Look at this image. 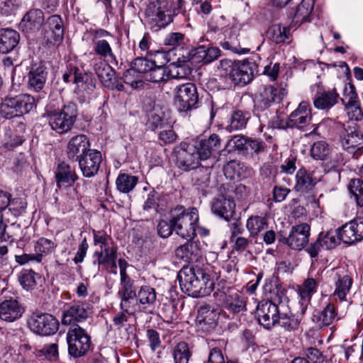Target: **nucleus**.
Instances as JSON below:
<instances>
[{"instance_id": "f257e3e1", "label": "nucleus", "mask_w": 363, "mask_h": 363, "mask_svg": "<svg viewBox=\"0 0 363 363\" xmlns=\"http://www.w3.org/2000/svg\"><path fill=\"white\" fill-rule=\"evenodd\" d=\"M177 279L182 291L192 297L208 296L214 288L213 281L200 267L184 266L179 272Z\"/></svg>"}, {"instance_id": "f03ea898", "label": "nucleus", "mask_w": 363, "mask_h": 363, "mask_svg": "<svg viewBox=\"0 0 363 363\" xmlns=\"http://www.w3.org/2000/svg\"><path fill=\"white\" fill-rule=\"evenodd\" d=\"M259 60L257 56L238 62L223 59L220 61L218 69L220 76L228 78L235 85L243 86L250 82L255 74L260 72L257 64Z\"/></svg>"}, {"instance_id": "7ed1b4c3", "label": "nucleus", "mask_w": 363, "mask_h": 363, "mask_svg": "<svg viewBox=\"0 0 363 363\" xmlns=\"http://www.w3.org/2000/svg\"><path fill=\"white\" fill-rule=\"evenodd\" d=\"M172 222L179 236L191 240L196 235L199 222L198 211L195 208L186 210L184 206H177L172 211Z\"/></svg>"}, {"instance_id": "20e7f679", "label": "nucleus", "mask_w": 363, "mask_h": 363, "mask_svg": "<svg viewBox=\"0 0 363 363\" xmlns=\"http://www.w3.org/2000/svg\"><path fill=\"white\" fill-rule=\"evenodd\" d=\"M35 104V99L30 94L14 95L13 89L2 99L0 104V114L9 119L19 117L29 113Z\"/></svg>"}, {"instance_id": "39448f33", "label": "nucleus", "mask_w": 363, "mask_h": 363, "mask_svg": "<svg viewBox=\"0 0 363 363\" xmlns=\"http://www.w3.org/2000/svg\"><path fill=\"white\" fill-rule=\"evenodd\" d=\"M176 14V9H171V4L167 0L152 1L145 10L147 22L151 30L155 32L169 25Z\"/></svg>"}, {"instance_id": "423d86ee", "label": "nucleus", "mask_w": 363, "mask_h": 363, "mask_svg": "<svg viewBox=\"0 0 363 363\" xmlns=\"http://www.w3.org/2000/svg\"><path fill=\"white\" fill-rule=\"evenodd\" d=\"M47 116L52 130L59 134H65L72 129L77 121V106L73 102H69L60 111H48Z\"/></svg>"}, {"instance_id": "0eeeda50", "label": "nucleus", "mask_w": 363, "mask_h": 363, "mask_svg": "<svg viewBox=\"0 0 363 363\" xmlns=\"http://www.w3.org/2000/svg\"><path fill=\"white\" fill-rule=\"evenodd\" d=\"M174 105L180 113H187L199 107V97L193 83L177 85L174 89Z\"/></svg>"}, {"instance_id": "6e6552de", "label": "nucleus", "mask_w": 363, "mask_h": 363, "mask_svg": "<svg viewBox=\"0 0 363 363\" xmlns=\"http://www.w3.org/2000/svg\"><path fill=\"white\" fill-rule=\"evenodd\" d=\"M67 342L69 354L77 358L84 356L88 352L91 339L82 328L74 325L67 333Z\"/></svg>"}, {"instance_id": "1a4fd4ad", "label": "nucleus", "mask_w": 363, "mask_h": 363, "mask_svg": "<svg viewBox=\"0 0 363 363\" xmlns=\"http://www.w3.org/2000/svg\"><path fill=\"white\" fill-rule=\"evenodd\" d=\"M228 145L232 146L238 154L246 159L253 158L255 155H259L266 148L264 142L241 135L232 137L228 142Z\"/></svg>"}, {"instance_id": "9d476101", "label": "nucleus", "mask_w": 363, "mask_h": 363, "mask_svg": "<svg viewBox=\"0 0 363 363\" xmlns=\"http://www.w3.org/2000/svg\"><path fill=\"white\" fill-rule=\"evenodd\" d=\"M201 155L196 146L187 143H181L177 150V164L184 171H190L199 167Z\"/></svg>"}, {"instance_id": "9b49d317", "label": "nucleus", "mask_w": 363, "mask_h": 363, "mask_svg": "<svg viewBox=\"0 0 363 363\" xmlns=\"http://www.w3.org/2000/svg\"><path fill=\"white\" fill-rule=\"evenodd\" d=\"M28 326L35 333L40 335H51L59 328L58 320L48 313L33 314L29 320Z\"/></svg>"}, {"instance_id": "f8f14e48", "label": "nucleus", "mask_w": 363, "mask_h": 363, "mask_svg": "<svg viewBox=\"0 0 363 363\" xmlns=\"http://www.w3.org/2000/svg\"><path fill=\"white\" fill-rule=\"evenodd\" d=\"M217 301L225 309L233 313H238L245 310V301L243 296L233 289L219 291L214 293Z\"/></svg>"}, {"instance_id": "ddd939ff", "label": "nucleus", "mask_w": 363, "mask_h": 363, "mask_svg": "<svg viewBox=\"0 0 363 363\" xmlns=\"http://www.w3.org/2000/svg\"><path fill=\"white\" fill-rule=\"evenodd\" d=\"M310 226L306 223L292 226L288 237L279 238V241L286 244L291 249L301 250L308 243Z\"/></svg>"}, {"instance_id": "4468645a", "label": "nucleus", "mask_w": 363, "mask_h": 363, "mask_svg": "<svg viewBox=\"0 0 363 363\" xmlns=\"http://www.w3.org/2000/svg\"><path fill=\"white\" fill-rule=\"evenodd\" d=\"M57 245L52 240L40 238H39L34 245L35 254H23L21 255H16L15 259L16 262L21 265L25 264L30 261H35L38 263L40 262L43 256L52 253Z\"/></svg>"}, {"instance_id": "2eb2a0df", "label": "nucleus", "mask_w": 363, "mask_h": 363, "mask_svg": "<svg viewBox=\"0 0 363 363\" xmlns=\"http://www.w3.org/2000/svg\"><path fill=\"white\" fill-rule=\"evenodd\" d=\"M91 312V307L88 303L73 301L67 304L63 312L62 323L71 325L83 321L89 317Z\"/></svg>"}, {"instance_id": "dca6fc26", "label": "nucleus", "mask_w": 363, "mask_h": 363, "mask_svg": "<svg viewBox=\"0 0 363 363\" xmlns=\"http://www.w3.org/2000/svg\"><path fill=\"white\" fill-rule=\"evenodd\" d=\"M45 22L44 39L47 43L56 45L60 43L64 38L65 27L60 15L53 14L48 17Z\"/></svg>"}, {"instance_id": "f3484780", "label": "nucleus", "mask_w": 363, "mask_h": 363, "mask_svg": "<svg viewBox=\"0 0 363 363\" xmlns=\"http://www.w3.org/2000/svg\"><path fill=\"white\" fill-rule=\"evenodd\" d=\"M337 235L345 243L353 244L363 240V217H357L337 230Z\"/></svg>"}, {"instance_id": "a211bd4d", "label": "nucleus", "mask_w": 363, "mask_h": 363, "mask_svg": "<svg viewBox=\"0 0 363 363\" xmlns=\"http://www.w3.org/2000/svg\"><path fill=\"white\" fill-rule=\"evenodd\" d=\"M281 304L277 305L271 301L259 303L257 308L259 323L264 328L270 329L277 323Z\"/></svg>"}, {"instance_id": "6ab92c4d", "label": "nucleus", "mask_w": 363, "mask_h": 363, "mask_svg": "<svg viewBox=\"0 0 363 363\" xmlns=\"http://www.w3.org/2000/svg\"><path fill=\"white\" fill-rule=\"evenodd\" d=\"M333 280L334 296H337L340 301L345 302L346 305L349 306L350 303L347 299V295L351 289L353 283L352 279L343 269H337L333 273Z\"/></svg>"}, {"instance_id": "aec40b11", "label": "nucleus", "mask_w": 363, "mask_h": 363, "mask_svg": "<svg viewBox=\"0 0 363 363\" xmlns=\"http://www.w3.org/2000/svg\"><path fill=\"white\" fill-rule=\"evenodd\" d=\"M78 162L83 176L90 178L99 172L101 162V154L96 150H90Z\"/></svg>"}, {"instance_id": "412c9836", "label": "nucleus", "mask_w": 363, "mask_h": 363, "mask_svg": "<svg viewBox=\"0 0 363 363\" xmlns=\"http://www.w3.org/2000/svg\"><path fill=\"white\" fill-rule=\"evenodd\" d=\"M44 21L43 11L40 9H32L23 16L19 23V28L24 33H33L40 29Z\"/></svg>"}, {"instance_id": "4be33fe9", "label": "nucleus", "mask_w": 363, "mask_h": 363, "mask_svg": "<svg viewBox=\"0 0 363 363\" xmlns=\"http://www.w3.org/2000/svg\"><path fill=\"white\" fill-rule=\"evenodd\" d=\"M311 118L309 104L302 101L289 116L286 125L287 128H303L310 123Z\"/></svg>"}, {"instance_id": "5701e85b", "label": "nucleus", "mask_w": 363, "mask_h": 363, "mask_svg": "<svg viewBox=\"0 0 363 363\" xmlns=\"http://www.w3.org/2000/svg\"><path fill=\"white\" fill-rule=\"evenodd\" d=\"M89 142L84 135L72 137L67 145V155L72 161H78L90 150Z\"/></svg>"}, {"instance_id": "b1692460", "label": "nucleus", "mask_w": 363, "mask_h": 363, "mask_svg": "<svg viewBox=\"0 0 363 363\" xmlns=\"http://www.w3.org/2000/svg\"><path fill=\"white\" fill-rule=\"evenodd\" d=\"M345 133L341 136V143L344 149L354 152L363 147V135L354 126L348 125L344 128Z\"/></svg>"}, {"instance_id": "393cba45", "label": "nucleus", "mask_w": 363, "mask_h": 363, "mask_svg": "<svg viewBox=\"0 0 363 363\" xmlns=\"http://www.w3.org/2000/svg\"><path fill=\"white\" fill-rule=\"evenodd\" d=\"M23 313V308L16 299L11 298L0 303V318L4 321L13 322Z\"/></svg>"}, {"instance_id": "a878e982", "label": "nucleus", "mask_w": 363, "mask_h": 363, "mask_svg": "<svg viewBox=\"0 0 363 363\" xmlns=\"http://www.w3.org/2000/svg\"><path fill=\"white\" fill-rule=\"evenodd\" d=\"M280 100V91L278 88L272 85L264 86L257 96V105L261 109H266Z\"/></svg>"}, {"instance_id": "bb28decb", "label": "nucleus", "mask_w": 363, "mask_h": 363, "mask_svg": "<svg viewBox=\"0 0 363 363\" xmlns=\"http://www.w3.org/2000/svg\"><path fill=\"white\" fill-rule=\"evenodd\" d=\"M317 288L318 282L313 278H308L298 286V292L300 297L299 304L301 315H303L306 311L312 296L317 291Z\"/></svg>"}, {"instance_id": "cd10ccee", "label": "nucleus", "mask_w": 363, "mask_h": 363, "mask_svg": "<svg viewBox=\"0 0 363 363\" xmlns=\"http://www.w3.org/2000/svg\"><path fill=\"white\" fill-rule=\"evenodd\" d=\"M26 203L23 199H13L7 207L0 211V219L6 224L13 223L26 209Z\"/></svg>"}, {"instance_id": "c85d7f7f", "label": "nucleus", "mask_w": 363, "mask_h": 363, "mask_svg": "<svg viewBox=\"0 0 363 363\" xmlns=\"http://www.w3.org/2000/svg\"><path fill=\"white\" fill-rule=\"evenodd\" d=\"M48 72L43 65H33L28 74V86L35 91L42 90L47 80Z\"/></svg>"}, {"instance_id": "c756f323", "label": "nucleus", "mask_w": 363, "mask_h": 363, "mask_svg": "<svg viewBox=\"0 0 363 363\" xmlns=\"http://www.w3.org/2000/svg\"><path fill=\"white\" fill-rule=\"evenodd\" d=\"M78 179L75 170L68 164L60 163L55 171V181L58 188L72 186Z\"/></svg>"}, {"instance_id": "7c9ffc66", "label": "nucleus", "mask_w": 363, "mask_h": 363, "mask_svg": "<svg viewBox=\"0 0 363 363\" xmlns=\"http://www.w3.org/2000/svg\"><path fill=\"white\" fill-rule=\"evenodd\" d=\"M175 256L185 262H194L201 257V250L196 242L188 241L176 249Z\"/></svg>"}, {"instance_id": "2f4dec72", "label": "nucleus", "mask_w": 363, "mask_h": 363, "mask_svg": "<svg viewBox=\"0 0 363 363\" xmlns=\"http://www.w3.org/2000/svg\"><path fill=\"white\" fill-rule=\"evenodd\" d=\"M235 207V203L233 200L226 199L221 196L213 200L211 205V210L216 215L225 220H228L233 216Z\"/></svg>"}, {"instance_id": "473e14b6", "label": "nucleus", "mask_w": 363, "mask_h": 363, "mask_svg": "<svg viewBox=\"0 0 363 363\" xmlns=\"http://www.w3.org/2000/svg\"><path fill=\"white\" fill-rule=\"evenodd\" d=\"M201 155V159L206 160L211 155L219 150L220 147V139L216 134L211 135L208 138L201 140L195 145Z\"/></svg>"}, {"instance_id": "72a5a7b5", "label": "nucleus", "mask_w": 363, "mask_h": 363, "mask_svg": "<svg viewBox=\"0 0 363 363\" xmlns=\"http://www.w3.org/2000/svg\"><path fill=\"white\" fill-rule=\"evenodd\" d=\"M19 33L10 28L0 30V53H8L18 44Z\"/></svg>"}, {"instance_id": "f704fd0d", "label": "nucleus", "mask_w": 363, "mask_h": 363, "mask_svg": "<svg viewBox=\"0 0 363 363\" xmlns=\"http://www.w3.org/2000/svg\"><path fill=\"white\" fill-rule=\"evenodd\" d=\"M314 0H302L301 3L289 12V17L293 18L296 23L309 21L310 15L313 10Z\"/></svg>"}, {"instance_id": "c9c22d12", "label": "nucleus", "mask_w": 363, "mask_h": 363, "mask_svg": "<svg viewBox=\"0 0 363 363\" xmlns=\"http://www.w3.org/2000/svg\"><path fill=\"white\" fill-rule=\"evenodd\" d=\"M337 315L336 308L334 304L328 303L323 310L313 314L312 320L319 328H325L331 325Z\"/></svg>"}, {"instance_id": "e433bc0d", "label": "nucleus", "mask_w": 363, "mask_h": 363, "mask_svg": "<svg viewBox=\"0 0 363 363\" xmlns=\"http://www.w3.org/2000/svg\"><path fill=\"white\" fill-rule=\"evenodd\" d=\"M338 97L335 89L319 91L314 98L313 104L318 109L328 110L337 103Z\"/></svg>"}, {"instance_id": "4c0bfd02", "label": "nucleus", "mask_w": 363, "mask_h": 363, "mask_svg": "<svg viewBox=\"0 0 363 363\" xmlns=\"http://www.w3.org/2000/svg\"><path fill=\"white\" fill-rule=\"evenodd\" d=\"M220 55V50L216 47L204 45L196 48L192 53L194 60L197 62L208 64L216 60Z\"/></svg>"}, {"instance_id": "58836bf2", "label": "nucleus", "mask_w": 363, "mask_h": 363, "mask_svg": "<svg viewBox=\"0 0 363 363\" xmlns=\"http://www.w3.org/2000/svg\"><path fill=\"white\" fill-rule=\"evenodd\" d=\"M286 311L287 308L286 306L281 304V308L277 324L288 331L297 330L301 323V319L298 316H295Z\"/></svg>"}, {"instance_id": "ea45409f", "label": "nucleus", "mask_w": 363, "mask_h": 363, "mask_svg": "<svg viewBox=\"0 0 363 363\" xmlns=\"http://www.w3.org/2000/svg\"><path fill=\"white\" fill-rule=\"evenodd\" d=\"M296 183L294 187L296 191L304 192L314 186L318 182V179L313 177L305 169H299L296 174Z\"/></svg>"}, {"instance_id": "a19ab883", "label": "nucleus", "mask_w": 363, "mask_h": 363, "mask_svg": "<svg viewBox=\"0 0 363 363\" xmlns=\"http://www.w3.org/2000/svg\"><path fill=\"white\" fill-rule=\"evenodd\" d=\"M249 118V114L246 112L240 110L233 111L228 121L225 129L229 132L242 130L246 127Z\"/></svg>"}, {"instance_id": "79ce46f5", "label": "nucleus", "mask_w": 363, "mask_h": 363, "mask_svg": "<svg viewBox=\"0 0 363 363\" xmlns=\"http://www.w3.org/2000/svg\"><path fill=\"white\" fill-rule=\"evenodd\" d=\"M94 71L104 86L110 87L113 85L112 80L115 72L108 63L103 60L96 63Z\"/></svg>"}, {"instance_id": "37998d69", "label": "nucleus", "mask_w": 363, "mask_h": 363, "mask_svg": "<svg viewBox=\"0 0 363 363\" xmlns=\"http://www.w3.org/2000/svg\"><path fill=\"white\" fill-rule=\"evenodd\" d=\"M93 257L95 259L93 261V264L98 266H106V263L111 261L113 258L118 257V247L115 245L110 247L103 248L100 251H96L93 254Z\"/></svg>"}, {"instance_id": "c03bdc74", "label": "nucleus", "mask_w": 363, "mask_h": 363, "mask_svg": "<svg viewBox=\"0 0 363 363\" xmlns=\"http://www.w3.org/2000/svg\"><path fill=\"white\" fill-rule=\"evenodd\" d=\"M225 33H228V36L220 43V45L223 49L238 54H245L250 51V49L241 47L235 33L231 34L232 31L230 30H226Z\"/></svg>"}, {"instance_id": "a18cd8bd", "label": "nucleus", "mask_w": 363, "mask_h": 363, "mask_svg": "<svg viewBox=\"0 0 363 363\" xmlns=\"http://www.w3.org/2000/svg\"><path fill=\"white\" fill-rule=\"evenodd\" d=\"M267 35L271 40L277 44L284 43L291 36V27L274 24L269 28Z\"/></svg>"}, {"instance_id": "49530a36", "label": "nucleus", "mask_w": 363, "mask_h": 363, "mask_svg": "<svg viewBox=\"0 0 363 363\" xmlns=\"http://www.w3.org/2000/svg\"><path fill=\"white\" fill-rule=\"evenodd\" d=\"M40 278V276L32 269H24L18 274L20 284L26 291L35 289Z\"/></svg>"}, {"instance_id": "de8ad7c7", "label": "nucleus", "mask_w": 363, "mask_h": 363, "mask_svg": "<svg viewBox=\"0 0 363 363\" xmlns=\"http://www.w3.org/2000/svg\"><path fill=\"white\" fill-rule=\"evenodd\" d=\"M138 298L143 311L154 305L157 298L156 291L150 286H142L138 293Z\"/></svg>"}, {"instance_id": "09e8293b", "label": "nucleus", "mask_w": 363, "mask_h": 363, "mask_svg": "<svg viewBox=\"0 0 363 363\" xmlns=\"http://www.w3.org/2000/svg\"><path fill=\"white\" fill-rule=\"evenodd\" d=\"M138 179L135 176L125 173L120 174L116 181L117 189L122 193H129L138 184Z\"/></svg>"}, {"instance_id": "8fccbe9b", "label": "nucleus", "mask_w": 363, "mask_h": 363, "mask_svg": "<svg viewBox=\"0 0 363 363\" xmlns=\"http://www.w3.org/2000/svg\"><path fill=\"white\" fill-rule=\"evenodd\" d=\"M225 344L224 340H211L208 342L210 352L208 363H225L221 347Z\"/></svg>"}, {"instance_id": "3c124183", "label": "nucleus", "mask_w": 363, "mask_h": 363, "mask_svg": "<svg viewBox=\"0 0 363 363\" xmlns=\"http://www.w3.org/2000/svg\"><path fill=\"white\" fill-rule=\"evenodd\" d=\"M172 357L174 363H188L191 352L186 342H179L172 349Z\"/></svg>"}, {"instance_id": "603ef678", "label": "nucleus", "mask_w": 363, "mask_h": 363, "mask_svg": "<svg viewBox=\"0 0 363 363\" xmlns=\"http://www.w3.org/2000/svg\"><path fill=\"white\" fill-rule=\"evenodd\" d=\"M34 353L38 358L51 362L57 361L59 359L58 345L57 343L45 345L42 349L35 350Z\"/></svg>"}, {"instance_id": "864d4df0", "label": "nucleus", "mask_w": 363, "mask_h": 363, "mask_svg": "<svg viewBox=\"0 0 363 363\" xmlns=\"http://www.w3.org/2000/svg\"><path fill=\"white\" fill-rule=\"evenodd\" d=\"M246 227L251 236H256L267 228V224L264 218L252 216L247 219Z\"/></svg>"}, {"instance_id": "5fc2aeb1", "label": "nucleus", "mask_w": 363, "mask_h": 363, "mask_svg": "<svg viewBox=\"0 0 363 363\" xmlns=\"http://www.w3.org/2000/svg\"><path fill=\"white\" fill-rule=\"evenodd\" d=\"M145 79L152 83H160L167 81V67L155 65L154 64L153 67L147 73Z\"/></svg>"}, {"instance_id": "6e6d98bb", "label": "nucleus", "mask_w": 363, "mask_h": 363, "mask_svg": "<svg viewBox=\"0 0 363 363\" xmlns=\"http://www.w3.org/2000/svg\"><path fill=\"white\" fill-rule=\"evenodd\" d=\"M247 167H245L243 164H241L237 161H230L223 168L225 175L230 179H242L245 177V175H242L240 170Z\"/></svg>"}, {"instance_id": "4d7b16f0", "label": "nucleus", "mask_w": 363, "mask_h": 363, "mask_svg": "<svg viewBox=\"0 0 363 363\" xmlns=\"http://www.w3.org/2000/svg\"><path fill=\"white\" fill-rule=\"evenodd\" d=\"M277 173V169L273 163L266 162L262 165L259 175L264 183L272 184L275 182Z\"/></svg>"}, {"instance_id": "13d9d810", "label": "nucleus", "mask_w": 363, "mask_h": 363, "mask_svg": "<svg viewBox=\"0 0 363 363\" xmlns=\"http://www.w3.org/2000/svg\"><path fill=\"white\" fill-rule=\"evenodd\" d=\"M216 317V313L211 309L210 306H201L198 309L196 320L199 324L212 325Z\"/></svg>"}, {"instance_id": "bf43d9fd", "label": "nucleus", "mask_w": 363, "mask_h": 363, "mask_svg": "<svg viewBox=\"0 0 363 363\" xmlns=\"http://www.w3.org/2000/svg\"><path fill=\"white\" fill-rule=\"evenodd\" d=\"M154 64V62L148 60L146 58L138 57L133 62L131 68L138 74H140L142 78L145 79L147 73L153 67Z\"/></svg>"}, {"instance_id": "052dcab7", "label": "nucleus", "mask_w": 363, "mask_h": 363, "mask_svg": "<svg viewBox=\"0 0 363 363\" xmlns=\"http://www.w3.org/2000/svg\"><path fill=\"white\" fill-rule=\"evenodd\" d=\"M94 50L104 58L109 57L113 60L116 58L111 47L106 40L99 39L94 41Z\"/></svg>"}, {"instance_id": "680f3d73", "label": "nucleus", "mask_w": 363, "mask_h": 363, "mask_svg": "<svg viewBox=\"0 0 363 363\" xmlns=\"http://www.w3.org/2000/svg\"><path fill=\"white\" fill-rule=\"evenodd\" d=\"M120 307L124 312L130 315L142 311V308L138 301V295L136 297L121 299Z\"/></svg>"}, {"instance_id": "e2e57ef3", "label": "nucleus", "mask_w": 363, "mask_h": 363, "mask_svg": "<svg viewBox=\"0 0 363 363\" xmlns=\"http://www.w3.org/2000/svg\"><path fill=\"white\" fill-rule=\"evenodd\" d=\"M350 193L354 196L359 206H363V180L353 179L349 184Z\"/></svg>"}, {"instance_id": "0e129e2a", "label": "nucleus", "mask_w": 363, "mask_h": 363, "mask_svg": "<svg viewBox=\"0 0 363 363\" xmlns=\"http://www.w3.org/2000/svg\"><path fill=\"white\" fill-rule=\"evenodd\" d=\"M123 81L133 88H140L143 86V78L133 68L127 69L123 74Z\"/></svg>"}, {"instance_id": "69168bd1", "label": "nucleus", "mask_w": 363, "mask_h": 363, "mask_svg": "<svg viewBox=\"0 0 363 363\" xmlns=\"http://www.w3.org/2000/svg\"><path fill=\"white\" fill-rule=\"evenodd\" d=\"M329 152V147L324 141L315 143L311 148V155L315 160H324Z\"/></svg>"}, {"instance_id": "338daca9", "label": "nucleus", "mask_w": 363, "mask_h": 363, "mask_svg": "<svg viewBox=\"0 0 363 363\" xmlns=\"http://www.w3.org/2000/svg\"><path fill=\"white\" fill-rule=\"evenodd\" d=\"M94 244L99 245L101 249L114 245L112 238L104 230H93Z\"/></svg>"}, {"instance_id": "774afa93", "label": "nucleus", "mask_w": 363, "mask_h": 363, "mask_svg": "<svg viewBox=\"0 0 363 363\" xmlns=\"http://www.w3.org/2000/svg\"><path fill=\"white\" fill-rule=\"evenodd\" d=\"M21 4V0H1L0 3V12L6 16L13 15Z\"/></svg>"}]
</instances>
